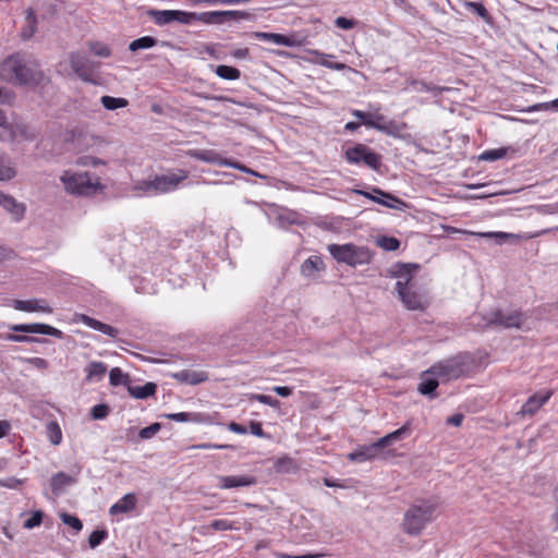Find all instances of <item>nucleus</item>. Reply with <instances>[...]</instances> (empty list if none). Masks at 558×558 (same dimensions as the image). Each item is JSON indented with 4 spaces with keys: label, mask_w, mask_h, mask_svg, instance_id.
I'll use <instances>...</instances> for the list:
<instances>
[{
    "label": "nucleus",
    "mask_w": 558,
    "mask_h": 558,
    "mask_svg": "<svg viewBox=\"0 0 558 558\" xmlns=\"http://www.w3.org/2000/svg\"><path fill=\"white\" fill-rule=\"evenodd\" d=\"M411 433L410 423L407 422L403 424L400 428L385 435L384 437L377 439V446L380 447L383 452H386V457L391 453V450H386L387 447L392 445L393 442L398 440L404 439L407 436H409Z\"/></svg>",
    "instance_id": "20"
},
{
    "label": "nucleus",
    "mask_w": 558,
    "mask_h": 558,
    "mask_svg": "<svg viewBox=\"0 0 558 558\" xmlns=\"http://www.w3.org/2000/svg\"><path fill=\"white\" fill-rule=\"evenodd\" d=\"M126 390L132 398L144 400L156 395L157 385L148 381L143 386H134L131 380L130 384L126 385Z\"/></svg>",
    "instance_id": "25"
},
{
    "label": "nucleus",
    "mask_w": 558,
    "mask_h": 558,
    "mask_svg": "<svg viewBox=\"0 0 558 558\" xmlns=\"http://www.w3.org/2000/svg\"><path fill=\"white\" fill-rule=\"evenodd\" d=\"M187 178L185 170H179V174H161L138 181L134 189L147 195H159L172 192Z\"/></svg>",
    "instance_id": "9"
},
{
    "label": "nucleus",
    "mask_w": 558,
    "mask_h": 558,
    "mask_svg": "<svg viewBox=\"0 0 558 558\" xmlns=\"http://www.w3.org/2000/svg\"><path fill=\"white\" fill-rule=\"evenodd\" d=\"M352 193L362 195V196H364L377 204H380L387 208L402 209L403 207L407 206L404 201H402L401 198H399L398 196H396L389 192H386V191L379 189L378 186H372L371 192L360 190V189H353Z\"/></svg>",
    "instance_id": "13"
},
{
    "label": "nucleus",
    "mask_w": 558,
    "mask_h": 558,
    "mask_svg": "<svg viewBox=\"0 0 558 558\" xmlns=\"http://www.w3.org/2000/svg\"><path fill=\"white\" fill-rule=\"evenodd\" d=\"M130 381V375L124 373L120 367H113L109 373V383L111 386L117 387L123 385L126 388Z\"/></svg>",
    "instance_id": "36"
},
{
    "label": "nucleus",
    "mask_w": 558,
    "mask_h": 558,
    "mask_svg": "<svg viewBox=\"0 0 558 558\" xmlns=\"http://www.w3.org/2000/svg\"><path fill=\"white\" fill-rule=\"evenodd\" d=\"M250 17V13L239 10L193 12V23L202 22L208 25H221L229 22L248 20Z\"/></svg>",
    "instance_id": "11"
},
{
    "label": "nucleus",
    "mask_w": 558,
    "mask_h": 558,
    "mask_svg": "<svg viewBox=\"0 0 558 558\" xmlns=\"http://www.w3.org/2000/svg\"><path fill=\"white\" fill-rule=\"evenodd\" d=\"M357 24H359V21H356L354 19L345 17V16H338L335 20V25L338 28H341L344 31H350V29L354 28Z\"/></svg>",
    "instance_id": "52"
},
{
    "label": "nucleus",
    "mask_w": 558,
    "mask_h": 558,
    "mask_svg": "<svg viewBox=\"0 0 558 558\" xmlns=\"http://www.w3.org/2000/svg\"><path fill=\"white\" fill-rule=\"evenodd\" d=\"M386 452H383L379 446H377V441H374L369 445H362L356 447L352 452L348 454V459L352 462H366L373 461L376 459H385Z\"/></svg>",
    "instance_id": "15"
},
{
    "label": "nucleus",
    "mask_w": 558,
    "mask_h": 558,
    "mask_svg": "<svg viewBox=\"0 0 558 558\" xmlns=\"http://www.w3.org/2000/svg\"><path fill=\"white\" fill-rule=\"evenodd\" d=\"M438 386L439 381L437 379V376L433 374H425L424 372L422 376V381L417 386V391L429 399H435L438 397Z\"/></svg>",
    "instance_id": "23"
},
{
    "label": "nucleus",
    "mask_w": 558,
    "mask_h": 558,
    "mask_svg": "<svg viewBox=\"0 0 558 558\" xmlns=\"http://www.w3.org/2000/svg\"><path fill=\"white\" fill-rule=\"evenodd\" d=\"M22 361L40 371H45L49 367V362L43 357H24Z\"/></svg>",
    "instance_id": "56"
},
{
    "label": "nucleus",
    "mask_w": 558,
    "mask_h": 558,
    "mask_svg": "<svg viewBox=\"0 0 558 558\" xmlns=\"http://www.w3.org/2000/svg\"><path fill=\"white\" fill-rule=\"evenodd\" d=\"M165 418L185 423V422H199L201 414L195 412H179V413H167L161 415Z\"/></svg>",
    "instance_id": "39"
},
{
    "label": "nucleus",
    "mask_w": 558,
    "mask_h": 558,
    "mask_svg": "<svg viewBox=\"0 0 558 558\" xmlns=\"http://www.w3.org/2000/svg\"><path fill=\"white\" fill-rule=\"evenodd\" d=\"M60 180L64 190L76 196H95L106 187L98 177L93 178L89 172L64 171Z\"/></svg>",
    "instance_id": "6"
},
{
    "label": "nucleus",
    "mask_w": 558,
    "mask_h": 558,
    "mask_svg": "<svg viewBox=\"0 0 558 558\" xmlns=\"http://www.w3.org/2000/svg\"><path fill=\"white\" fill-rule=\"evenodd\" d=\"M172 377L180 383L189 385H198L207 380L206 373L190 369H182L180 372H177L172 375Z\"/></svg>",
    "instance_id": "26"
},
{
    "label": "nucleus",
    "mask_w": 558,
    "mask_h": 558,
    "mask_svg": "<svg viewBox=\"0 0 558 558\" xmlns=\"http://www.w3.org/2000/svg\"><path fill=\"white\" fill-rule=\"evenodd\" d=\"M215 73L220 78L227 80V81H235L239 80L241 76V71L238 68L220 64L215 68Z\"/></svg>",
    "instance_id": "35"
},
{
    "label": "nucleus",
    "mask_w": 558,
    "mask_h": 558,
    "mask_svg": "<svg viewBox=\"0 0 558 558\" xmlns=\"http://www.w3.org/2000/svg\"><path fill=\"white\" fill-rule=\"evenodd\" d=\"M12 306L14 310L22 312L52 313V308L46 303V301L39 299L14 300Z\"/></svg>",
    "instance_id": "22"
},
{
    "label": "nucleus",
    "mask_w": 558,
    "mask_h": 558,
    "mask_svg": "<svg viewBox=\"0 0 558 558\" xmlns=\"http://www.w3.org/2000/svg\"><path fill=\"white\" fill-rule=\"evenodd\" d=\"M45 75L36 63L29 62L21 53H13L0 63V78L14 86L35 88Z\"/></svg>",
    "instance_id": "2"
},
{
    "label": "nucleus",
    "mask_w": 558,
    "mask_h": 558,
    "mask_svg": "<svg viewBox=\"0 0 558 558\" xmlns=\"http://www.w3.org/2000/svg\"><path fill=\"white\" fill-rule=\"evenodd\" d=\"M376 244L387 252H393L400 247L401 242L396 236L380 235L376 239Z\"/></svg>",
    "instance_id": "40"
},
{
    "label": "nucleus",
    "mask_w": 558,
    "mask_h": 558,
    "mask_svg": "<svg viewBox=\"0 0 558 558\" xmlns=\"http://www.w3.org/2000/svg\"><path fill=\"white\" fill-rule=\"evenodd\" d=\"M410 86L418 93H440L442 89L433 83H427L422 80L412 78L409 82Z\"/></svg>",
    "instance_id": "42"
},
{
    "label": "nucleus",
    "mask_w": 558,
    "mask_h": 558,
    "mask_svg": "<svg viewBox=\"0 0 558 558\" xmlns=\"http://www.w3.org/2000/svg\"><path fill=\"white\" fill-rule=\"evenodd\" d=\"M147 15L151 17L158 26H163L173 22L191 25L193 24V12L182 10H157L150 9Z\"/></svg>",
    "instance_id": "14"
},
{
    "label": "nucleus",
    "mask_w": 558,
    "mask_h": 558,
    "mask_svg": "<svg viewBox=\"0 0 558 558\" xmlns=\"http://www.w3.org/2000/svg\"><path fill=\"white\" fill-rule=\"evenodd\" d=\"M344 159L350 165L364 166L374 171H379L383 166V156L362 143L347 148Z\"/></svg>",
    "instance_id": "10"
},
{
    "label": "nucleus",
    "mask_w": 558,
    "mask_h": 558,
    "mask_svg": "<svg viewBox=\"0 0 558 558\" xmlns=\"http://www.w3.org/2000/svg\"><path fill=\"white\" fill-rule=\"evenodd\" d=\"M15 257V252L11 247L5 245H0V263L4 260H10Z\"/></svg>",
    "instance_id": "62"
},
{
    "label": "nucleus",
    "mask_w": 558,
    "mask_h": 558,
    "mask_svg": "<svg viewBox=\"0 0 558 558\" xmlns=\"http://www.w3.org/2000/svg\"><path fill=\"white\" fill-rule=\"evenodd\" d=\"M254 399L257 400L258 402L263 403V404H266V405H269L274 409L276 408H279L280 407V401L276 398H274L272 396H269V395H255L254 396Z\"/></svg>",
    "instance_id": "55"
},
{
    "label": "nucleus",
    "mask_w": 558,
    "mask_h": 558,
    "mask_svg": "<svg viewBox=\"0 0 558 558\" xmlns=\"http://www.w3.org/2000/svg\"><path fill=\"white\" fill-rule=\"evenodd\" d=\"M70 66L73 72L84 82L95 84L93 75L98 63L90 60L84 52L72 51L69 54Z\"/></svg>",
    "instance_id": "12"
},
{
    "label": "nucleus",
    "mask_w": 558,
    "mask_h": 558,
    "mask_svg": "<svg viewBox=\"0 0 558 558\" xmlns=\"http://www.w3.org/2000/svg\"><path fill=\"white\" fill-rule=\"evenodd\" d=\"M109 413H110V408L106 403L96 404L90 410V416L94 420H104L109 415Z\"/></svg>",
    "instance_id": "48"
},
{
    "label": "nucleus",
    "mask_w": 558,
    "mask_h": 558,
    "mask_svg": "<svg viewBox=\"0 0 558 558\" xmlns=\"http://www.w3.org/2000/svg\"><path fill=\"white\" fill-rule=\"evenodd\" d=\"M44 513L40 510L34 511L32 515L25 520L24 527L34 529L43 522Z\"/></svg>",
    "instance_id": "53"
},
{
    "label": "nucleus",
    "mask_w": 558,
    "mask_h": 558,
    "mask_svg": "<svg viewBox=\"0 0 558 558\" xmlns=\"http://www.w3.org/2000/svg\"><path fill=\"white\" fill-rule=\"evenodd\" d=\"M76 483V478L74 476L68 475L66 473L60 471L51 476L50 478V487L54 495L59 496L65 486L72 485Z\"/></svg>",
    "instance_id": "27"
},
{
    "label": "nucleus",
    "mask_w": 558,
    "mask_h": 558,
    "mask_svg": "<svg viewBox=\"0 0 558 558\" xmlns=\"http://www.w3.org/2000/svg\"><path fill=\"white\" fill-rule=\"evenodd\" d=\"M473 362L474 360L469 353L458 354L433 365L425 374H433L446 379H458L471 374Z\"/></svg>",
    "instance_id": "8"
},
{
    "label": "nucleus",
    "mask_w": 558,
    "mask_h": 558,
    "mask_svg": "<svg viewBox=\"0 0 558 558\" xmlns=\"http://www.w3.org/2000/svg\"><path fill=\"white\" fill-rule=\"evenodd\" d=\"M9 329L13 332L0 333L1 340L23 343H48L50 342L48 339L31 335H45L57 339L64 338L62 330L45 323L14 324L9 325Z\"/></svg>",
    "instance_id": "4"
},
{
    "label": "nucleus",
    "mask_w": 558,
    "mask_h": 558,
    "mask_svg": "<svg viewBox=\"0 0 558 558\" xmlns=\"http://www.w3.org/2000/svg\"><path fill=\"white\" fill-rule=\"evenodd\" d=\"M553 396L551 390H544L536 392L527 398L525 403L521 407L519 414L534 415Z\"/></svg>",
    "instance_id": "16"
},
{
    "label": "nucleus",
    "mask_w": 558,
    "mask_h": 558,
    "mask_svg": "<svg viewBox=\"0 0 558 558\" xmlns=\"http://www.w3.org/2000/svg\"><path fill=\"white\" fill-rule=\"evenodd\" d=\"M88 48L95 56L101 58H109L112 53L109 46L101 41H89Z\"/></svg>",
    "instance_id": "45"
},
{
    "label": "nucleus",
    "mask_w": 558,
    "mask_h": 558,
    "mask_svg": "<svg viewBox=\"0 0 558 558\" xmlns=\"http://www.w3.org/2000/svg\"><path fill=\"white\" fill-rule=\"evenodd\" d=\"M247 429L256 437L271 439V435L263 429V424L259 421H250Z\"/></svg>",
    "instance_id": "47"
},
{
    "label": "nucleus",
    "mask_w": 558,
    "mask_h": 558,
    "mask_svg": "<svg viewBox=\"0 0 558 558\" xmlns=\"http://www.w3.org/2000/svg\"><path fill=\"white\" fill-rule=\"evenodd\" d=\"M210 527L215 531H228L233 530V523L225 520V519H218L210 522Z\"/></svg>",
    "instance_id": "58"
},
{
    "label": "nucleus",
    "mask_w": 558,
    "mask_h": 558,
    "mask_svg": "<svg viewBox=\"0 0 558 558\" xmlns=\"http://www.w3.org/2000/svg\"><path fill=\"white\" fill-rule=\"evenodd\" d=\"M352 116L355 117L356 119H359V123L365 125L366 128H369V125H374L373 124V119H372V116L373 113L371 112H365V111H362V110H352Z\"/></svg>",
    "instance_id": "54"
},
{
    "label": "nucleus",
    "mask_w": 558,
    "mask_h": 558,
    "mask_svg": "<svg viewBox=\"0 0 558 558\" xmlns=\"http://www.w3.org/2000/svg\"><path fill=\"white\" fill-rule=\"evenodd\" d=\"M11 140H15L16 136L22 137L25 141H34L37 137V132L26 123H16L12 129Z\"/></svg>",
    "instance_id": "32"
},
{
    "label": "nucleus",
    "mask_w": 558,
    "mask_h": 558,
    "mask_svg": "<svg viewBox=\"0 0 558 558\" xmlns=\"http://www.w3.org/2000/svg\"><path fill=\"white\" fill-rule=\"evenodd\" d=\"M320 265H323V260L318 256H310L301 265V272L302 275L310 277L314 271L319 269Z\"/></svg>",
    "instance_id": "41"
},
{
    "label": "nucleus",
    "mask_w": 558,
    "mask_h": 558,
    "mask_svg": "<svg viewBox=\"0 0 558 558\" xmlns=\"http://www.w3.org/2000/svg\"><path fill=\"white\" fill-rule=\"evenodd\" d=\"M228 429L235 434H241V435H245L248 432L246 426H244L240 423H236L234 421H232L228 424Z\"/></svg>",
    "instance_id": "64"
},
{
    "label": "nucleus",
    "mask_w": 558,
    "mask_h": 558,
    "mask_svg": "<svg viewBox=\"0 0 558 558\" xmlns=\"http://www.w3.org/2000/svg\"><path fill=\"white\" fill-rule=\"evenodd\" d=\"M36 31H37V16H36L35 11L32 8H28L26 10L25 26H23V28H22L21 37L24 40L31 39L34 36V34L36 33Z\"/></svg>",
    "instance_id": "31"
},
{
    "label": "nucleus",
    "mask_w": 558,
    "mask_h": 558,
    "mask_svg": "<svg viewBox=\"0 0 558 558\" xmlns=\"http://www.w3.org/2000/svg\"><path fill=\"white\" fill-rule=\"evenodd\" d=\"M158 39L153 36H143L140 38L134 39L130 43L129 49L132 52H136L142 49H149L155 47L158 44Z\"/></svg>",
    "instance_id": "34"
},
{
    "label": "nucleus",
    "mask_w": 558,
    "mask_h": 558,
    "mask_svg": "<svg viewBox=\"0 0 558 558\" xmlns=\"http://www.w3.org/2000/svg\"><path fill=\"white\" fill-rule=\"evenodd\" d=\"M329 254L339 264H345L350 267L368 265L373 259V252L367 246L355 245L353 243L329 244L327 247Z\"/></svg>",
    "instance_id": "7"
},
{
    "label": "nucleus",
    "mask_w": 558,
    "mask_h": 558,
    "mask_svg": "<svg viewBox=\"0 0 558 558\" xmlns=\"http://www.w3.org/2000/svg\"><path fill=\"white\" fill-rule=\"evenodd\" d=\"M15 99V95L12 92H8L0 87V104L11 105Z\"/></svg>",
    "instance_id": "63"
},
{
    "label": "nucleus",
    "mask_w": 558,
    "mask_h": 558,
    "mask_svg": "<svg viewBox=\"0 0 558 558\" xmlns=\"http://www.w3.org/2000/svg\"><path fill=\"white\" fill-rule=\"evenodd\" d=\"M526 318V315L520 310L504 311L496 308L486 314H473L470 317V324L474 326L476 330L482 331L494 327L521 329Z\"/></svg>",
    "instance_id": "3"
},
{
    "label": "nucleus",
    "mask_w": 558,
    "mask_h": 558,
    "mask_svg": "<svg viewBox=\"0 0 558 558\" xmlns=\"http://www.w3.org/2000/svg\"><path fill=\"white\" fill-rule=\"evenodd\" d=\"M464 7L469 11H471V12L475 13L476 15H478L485 22H489L492 20V16H490L488 10L486 9V7L482 2L466 1L464 3Z\"/></svg>",
    "instance_id": "43"
},
{
    "label": "nucleus",
    "mask_w": 558,
    "mask_h": 558,
    "mask_svg": "<svg viewBox=\"0 0 558 558\" xmlns=\"http://www.w3.org/2000/svg\"><path fill=\"white\" fill-rule=\"evenodd\" d=\"M16 175L14 168L0 162V181H9Z\"/></svg>",
    "instance_id": "57"
},
{
    "label": "nucleus",
    "mask_w": 558,
    "mask_h": 558,
    "mask_svg": "<svg viewBox=\"0 0 558 558\" xmlns=\"http://www.w3.org/2000/svg\"><path fill=\"white\" fill-rule=\"evenodd\" d=\"M253 36L256 39H260L264 41L272 43L275 45L284 46V47H292L293 40L291 37L286 36L283 34L278 33H266V32H255L253 33Z\"/></svg>",
    "instance_id": "29"
},
{
    "label": "nucleus",
    "mask_w": 558,
    "mask_h": 558,
    "mask_svg": "<svg viewBox=\"0 0 558 558\" xmlns=\"http://www.w3.org/2000/svg\"><path fill=\"white\" fill-rule=\"evenodd\" d=\"M437 504L429 499H421L412 504L404 513L402 529L411 536H417L434 519Z\"/></svg>",
    "instance_id": "5"
},
{
    "label": "nucleus",
    "mask_w": 558,
    "mask_h": 558,
    "mask_svg": "<svg viewBox=\"0 0 558 558\" xmlns=\"http://www.w3.org/2000/svg\"><path fill=\"white\" fill-rule=\"evenodd\" d=\"M61 520L64 524L71 526L76 533H78L83 529L82 521L73 514L62 513Z\"/></svg>",
    "instance_id": "49"
},
{
    "label": "nucleus",
    "mask_w": 558,
    "mask_h": 558,
    "mask_svg": "<svg viewBox=\"0 0 558 558\" xmlns=\"http://www.w3.org/2000/svg\"><path fill=\"white\" fill-rule=\"evenodd\" d=\"M226 163V167H230V168H233V169H236V170H240L242 172H245V173H248V174H252V175H255V177H258V178H266L265 175L263 174H259L258 172H256L255 170L248 168L247 166L236 161V160H233V159H230L229 162H225Z\"/></svg>",
    "instance_id": "50"
},
{
    "label": "nucleus",
    "mask_w": 558,
    "mask_h": 558,
    "mask_svg": "<svg viewBox=\"0 0 558 558\" xmlns=\"http://www.w3.org/2000/svg\"><path fill=\"white\" fill-rule=\"evenodd\" d=\"M186 155L191 158L218 166H225V162H229V158L222 157L218 151L214 149H190Z\"/></svg>",
    "instance_id": "19"
},
{
    "label": "nucleus",
    "mask_w": 558,
    "mask_h": 558,
    "mask_svg": "<svg viewBox=\"0 0 558 558\" xmlns=\"http://www.w3.org/2000/svg\"><path fill=\"white\" fill-rule=\"evenodd\" d=\"M421 269L416 263H395L388 270V276L398 278L396 291L404 307L409 311L424 312L430 305V298L425 290L414 289L411 283L415 272Z\"/></svg>",
    "instance_id": "1"
},
{
    "label": "nucleus",
    "mask_w": 558,
    "mask_h": 558,
    "mask_svg": "<svg viewBox=\"0 0 558 558\" xmlns=\"http://www.w3.org/2000/svg\"><path fill=\"white\" fill-rule=\"evenodd\" d=\"M161 424L156 422L142 428L138 435L142 439H150L161 429Z\"/></svg>",
    "instance_id": "51"
},
{
    "label": "nucleus",
    "mask_w": 558,
    "mask_h": 558,
    "mask_svg": "<svg viewBox=\"0 0 558 558\" xmlns=\"http://www.w3.org/2000/svg\"><path fill=\"white\" fill-rule=\"evenodd\" d=\"M137 502L136 495L133 493L125 494L122 498H120L116 504H113L109 513L111 515H116L119 513H129L135 509Z\"/></svg>",
    "instance_id": "24"
},
{
    "label": "nucleus",
    "mask_w": 558,
    "mask_h": 558,
    "mask_svg": "<svg viewBox=\"0 0 558 558\" xmlns=\"http://www.w3.org/2000/svg\"><path fill=\"white\" fill-rule=\"evenodd\" d=\"M86 381H92L94 379H100L107 372V365L104 362L93 361L90 362L86 368Z\"/></svg>",
    "instance_id": "33"
},
{
    "label": "nucleus",
    "mask_w": 558,
    "mask_h": 558,
    "mask_svg": "<svg viewBox=\"0 0 558 558\" xmlns=\"http://www.w3.org/2000/svg\"><path fill=\"white\" fill-rule=\"evenodd\" d=\"M0 207L10 214L14 221H21L25 216V205L3 192H0Z\"/></svg>",
    "instance_id": "18"
},
{
    "label": "nucleus",
    "mask_w": 558,
    "mask_h": 558,
    "mask_svg": "<svg viewBox=\"0 0 558 558\" xmlns=\"http://www.w3.org/2000/svg\"><path fill=\"white\" fill-rule=\"evenodd\" d=\"M77 320L86 325L87 327L97 330L104 335H107L111 338H117L119 335V330L108 324H105L96 318H93L86 314H80L77 315Z\"/></svg>",
    "instance_id": "21"
},
{
    "label": "nucleus",
    "mask_w": 558,
    "mask_h": 558,
    "mask_svg": "<svg viewBox=\"0 0 558 558\" xmlns=\"http://www.w3.org/2000/svg\"><path fill=\"white\" fill-rule=\"evenodd\" d=\"M408 129V124L405 122H397L396 120H387L385 124H383L381 133L392 136L395 138H405L410 136L405 131Z\"/></svg>",
    "instance_id": "28"
},
{
    "label": "nucleus",
    "mask_w": 558,
    "mask_h": 558,
    "mask_svg": "<svg viewBox=\"0 0 558 558\" xmlns=\"http://www.w3.org/2000/svg\"><path fill=\"white\" fill-rule=\"evenodd\" d=\"M23 484L22 480L15 478V477H8L4 480H0V486L10 488V489H17Z\"/></svg>",
    "instance_id": "59"
},
{
    "label": "nucleus",
    "mask_w": 558,
    "mask_h": 558,
    "mask_svg": "<svg viewBox=\"0 0 558 558\" xmlns=\"http://www.w3.org/2000/svg\"><path fill=\"white\" fill-rule=\"evenodd\" d=\"M517 151L518 149L512 146L487 149L478 156V160L493 162L507 157L509 153L515 154Z\"/></svg>",
    "instance_id": "30"
},
{
    "label": "nucleus",
    "mask_w": 558,
    "mask_h": 558,
    "mask_svg": "<svg viewBox=\"0 0 558 558\" xmlns=\"http://www.w3.org/2000/svg\"><path fill=\"white\" fill-rule=\"evenodd\" d=\"M487 238H495L496 243L502 244L507 239L512 238L513 234L507 232H487L484 234Z\"/></svg>",
    "instance_id": "61"
},
{
    "label": "nucleus",
    "mask_w": 558,
    "mask_h": 558,
    "mask_svg": "<svg viewBox=\"0 0 558 558\" xmlns=\"http://www.w3.org/2000/svg\"><path fill=\"white\" fill-rule=\"evenodd\" d=\"M47 436L52 445H59L61 442L62 432L56 421H51L47 424Z\"/></svg>",
    "instance_id": "44"
},
{
    "label": "nucleus",
    "mask_w": 558,
    "mask_h": 558,
    "mask_svg": "<svg viewBox=\"0 0 558 558\" xmlns=\"http://www.w3.org/2000/svg\"><path fill=\"white\" fill-rule=\"evenodd\" d=\"M274 468H275L276 472L286 473V474L293 473L298 469L294 460L287 456L282 457V458H278L274 464Z\"/></svg>",
    "instance_id": "38"
},
{
    "label": "nucleus",
    "mask_w": 558,
    "mask_h": 558,
    "mask_svg": "<svg viewBox=\"0 0 558 558\" xmlns=\"http://www.w3.org/2000/svg\"><path fill=\"white\" fill-rule=\"evenodd\" d=\"M108 538V531L106 529H96L94 530L89 537H88V544L90 548H96L99 546L102 542H105Z\"/></svg>",
    "instance_id": "46"
},
{
    "label": "nucleus",
    "mask_w": 558,
    "mask_h": 558,
    "mask_svg": "<svg viewBox=\"0 0 558 558\" xmlns=\"http://www.w3.org/2000/svg\"><path fill=\"white\" fill-rule=\"evenodd\" d=\"M372 119H373V124L374 125H369V129H374V130H377L379 132H381V130H383V124H385L387 122V120H388L381 113H373Z\"/></svg>",
    "instance_id": "60"
},
{
    "label": "nucleus",
    "mask_w": 558,
    "mask_h": 558,
    "mask_svg": "<svg viewBox=\"0 0 558 558\" xmlns=\"http://www.w3.org/2000/svg\"><path fill=\"white\" fill-rule=\"evenodd\" d=\"M257 484L253 475H220L218 476V487L221 489H231L238 487H250Z\"/></svg>",
    "instance_id": "17"
},
{
    "label": "nucleus",
    "mask_w": 558,
    "mask_h": 558,
    "mask_svg": "<svg viewBox=\"0 0 558 558\" xmlns=\"http://www.w3.org/2000/svg\"><path fill=\"white\" fill-rule=\"evenodd\" d=\"M100 102L105 109L113 111L120 108H125L129 105L128 99L122 97H112L105 95L100 98Z\"/></svg>",
    "instance_id": "37"
}]
</instances>
